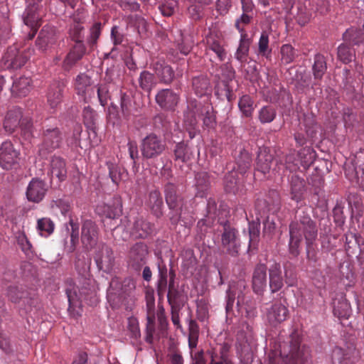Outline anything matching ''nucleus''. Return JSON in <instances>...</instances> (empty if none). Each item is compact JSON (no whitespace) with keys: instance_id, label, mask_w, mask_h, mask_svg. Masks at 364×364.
Returning a JSON list of instances; mask_svg holds the SVG:
<instances>
[{"instance_id":"1","label":"nucleus","mask_w":364,"mask_h":364,"mask_svg":"<svg viewBox=\"0 0 364 364\" xmlns=\"http://www.w3.org/2000/svg\"><path fill=\"white\" fill-rule=\"evenodd\" d=\"M159 278L156 282V291L159 299H163L166 294L167 286L168 291L167 293V300L171 305V309L180 308L183 306L187 300V297L182 291L175 287V271L171 268L168 269L164 264H159Z\"/></svg>"},{"instance_id":"2","label":"nucleus","mask_w":364,"mask_h":364,"mask_svg":"<svg viewBox=\"0 0 364 364\" xmlns=\"http://www.w3.org/2000/svg\"><path fill=\"white\" fill-rule=\"evenodd\" d=\"M317 227L316 223L311 219L306 210L297 212L295 220L289 225V233L296 235L303 239L306 244V255L310 260L316 261V254L313 248V243L317 237Z\"/></svg>"},{"instance_id":"3","label":"nucleus","mask_w":364,"mask_h":364,"mask_svg":"<svg viewBox=\"0 0 364 364\" xmlns=\"http://www.w3.org/2000/svg\"><path fill=\"white\" fill-rule=\"evenodd\" d=\"M281 355L286 358L287 364H312L309 347L301 344L297 331H293L287 341L280 346Z\"/></svg>"},{"instance_id":"4","label":"nucleus","mask_w":364,"mask_h":364,"mask_svg":"<svg viewBox=\"0 0 364 364\" xmlns=\"http://www.w3.org/2000/svg\"><path fill=\"white\" fill-rule=\"evenodd\" d=\"M252 16L248 13H243L235 21V27L240 33V38L238 47L235 53V59L239 61L240 66L247 74H253L257 70L255 62H247L250 47L252 44V39L249 38L242 24L247 25L250 23Z\"/></svg>"},{"instance_id":"5","label":"nucleus","mask_w":364,"mask_h":364,"mask_svg":"<svg viewBox=\"0 0 364 364\" xmlns=\"http://www.w3.org/2000/svg\"><path fill=\"white\" fill-rule=\"evenodd\" d=\"M164 191L166 203L170 210L169 220L172 225H176L181 220L183 215L186 213V201L174 183H167L164 186Z\"/></svg>"},{"instance_id":"6","label":"nucleus","mask_w":364,"mask_h":364,"mask_svg":"<svg viewBox=\"0 0 364 364\" xmlns=\"http://www.w3.org/2000/svg\"><path fill=\"white\" fill-rule=\"evenodd\" d=\"M139 149L143 159H156L163 154L167 145L159 136L151 132L142 139Z\"/></svg>"},{"instance_id":"7","label":"nucleus","mask_w":364,"mask_h":364,"mask_svg":"<svg viewBox=\"0 0 364 364\" xmlns=\"http://www.w3.org/2000/svg\"><path fill=\"white\" fill-rule=\"evenodd\" d=\"M41 140L38 152L41 156H46L54 150L61 147L63 141V133L57 127H43Z\"/></svg>"},{"instance_id":"8","label":"nucleus","mask_w":364,"mask_h":364,"mask_svg":"<svg viewBox=\"0 0 364 364\" xmlns=\"http://www.w3.org/2000/svg\"><path fill=\"white\" fill-rule=\"evenodd\" d=\"M30 48L19 50L14 45L8 48L2 57V63L7 69H18L23 66L32 54Z\"/></svg>"},{"instance_id":"9","label":"nucleus","mask_w":364,"mask_h":364,"mask_svg":"<svg viewBox=\"0 0 364 364\" xmlns=\"http://www.w3.org/2000/svg\"><path fill=\"white\" fill-rule=\"evenodd\" d=\"M94 259L99 269L110 273L115 265V256L112 249L104 242L100 243L94 254Z\"/></svg>"},{"instance_id":"10","label":"nucleus","mask_w":364,"mask_h":364,"mask_svg":"<svg viewBox=\"0 0 364 364\" xmlns=\"http://www.w3.org/2000/svg\"><path fill=\"white\" fill-rule=\"evenodd\" d=\"M240 240L237 230L228 223L224 224L223 232L221 235L222 247L225 252L232 257H237L240 250Z\"/></svg>"},{"instance_id":"11","label":"nucleus","mask_w":364,"mask_h":364,"mask_svg":"<svg viewBox=\"0 0 364 364\" xmlns=\"http://www.w3.org/2000/svg\"><path fill=\"white\" fill-rule=\"evenodd\" d=\"M100 229L91 220L83 221L81 228V242L87 250H92L98 243Z\"/></svg>"},{"instance_id":"12","label":"nucleus","mask_w":364,"mask_h":364,"mask_svg":"<svg viewBox=\"0 0 364 364\" xmlns=\"http://www.w3.org/2000/svg\"><path fill=\"white\" fill-rule=\"evenodd\" d=\"M19 155L11 141L3 142L0 146V166L6 170L14 168L18 164Z\"/></svg>"},{"instance_id":"13","label":"nucleus","mask_w":364,"mask_h":364,"mask_svg":"<svg viewBox=\"0 0 364 364\" xmlns=\"http://www.w3.org/2000/svg\"><path fill=\"white\" fill-rule=\"evenodd\" d=\"M148 247L144 242H136L129 252V266L136 272H139L146 264Z\"/></svg>"},{"instance_id":"14","label":"nucleus","mask_w":364,"mask_h":364,"mask_svg":"<svg viewBox=\"0 0 364 364\" xmlns=\"http://www.w3.org/2000/svg\"><path fill=\"white\" fill-rule=\"evenodd\" d=\"M75 90L85 102H88L94 97L95 90L92 79L85 73H80L75 79Z\"/></svg>"},{"instance_id":"15","label":"nucleus","mask_w":364,"mask_h":364,"mask_svg":"<svg viewBox=\"0 0 364 364\" xmlns=\"http://www.w3.org/2000/svg\"><path fill=\"white\" fill-rule=\"evenodd\" d=\"M280 207V196L275 190L269 191L265 198L257 199L256 202L257 209L263 214H274L279 210Z\"/></svg>"},{"instance_id":"16","label":"nucleus","mask_w":364,"mask_h":364,"mask_svg":"<svg viewBox=\"0 0 364 364\" xmlns=\"http://www.w3.org/2000/svg\"><path fill=\"white\" fill-rule=\"evenodd\" d=\"M155 232V225L143 217H136L130 229V235L134 239H146Z\"/></svg>"},{"instance_id":"17","label":"nucleus","mask_w":364,"mask_h":364,"mask_svg":"<svg viewBox=\"0 0 364 364\" xmlns=\"http://www.w3.org/2000/svg\"><path fill=\"white\" fill-rule=\"evenodd\" d=\"M58 31L55 27L44 26L36 40V46L42 52L48 50L57 41Z\"/></svg>"},{"instance_id":"18","label":"nucleus","mask_w":364,"mask_h":364,"mask_svg":"<svg viewBox=\"0 0 364 364\" xmlns=\"http://www.w3.org/2000/svg\"><path fill=\"white\" fill-rule=\"evenodd\" d=\"M48 190V187L44 181L38 178H33L27 186L26 198L30 202L38 203L43 200Z\"/></svg>"},{"instance_id":"19","label":"nucleus","mask_w":364,"mask_h":364,"mask_svg":"<svg viewBox=\"0 0 364 364\" xmlns=\"http://www.w3.org/2000/svg\"><path fill=\"white\" fill-rule=\"evenodd\" d=\"M179 100V95L171 89H161L155 96L156 103L166 111H174Z\"/></svg>"},{"instance_id":"20","label":"nucleus","mask_w":364,"mask_h":364,"mask_svg":"<svg viewBox=\"0 0 364 364\" xmlns=\"http://www.w3.org/2000/svg\"><path fill=\"white\" fill-rule=\"evenodd\" d=\"M268 268L265 264L258 263L254 268L252 284L255 293L262 295L267 286V272Z\"/></svg>"},{"instance_id":"21","label":"nucleus","mask_w":364,"mask_h":364,"mask_svg":"<svg viewBox=\"0 0 364 364\" xmlns=\"http://www.w3.org/2000/svg\"><path fill=\"white\" fill-rule=\"evenodd\" d=\"M289 316V310L280 302H276L267 309L266 316L268 323L272 326H277L284 321Z\"/></svg>"},{"instance_id":"22","label":"nucleus","mask_w":364,"mask_h":364,"mask_svg":"<svg viewBox=\"0 0 364 364\" xmlns=\"http://www.w3.org/2000/svg\"><path fill=\"white\" fill-rule=\"evenodd\" d=\"M86 53V47L84 43H75L70 49L63 62L65 70H70Z\"/></svg>"},{"instance_id":"23","label":"nucleus","mask_w":364,"mask_h":364,"mask_svg":"<svg viewBox=\"0 0 364 364\" xmlns=\"http://www.w3.org/2000/svg\"><path fill=\"white\" fill-rule=\"evenodd\" d=\"M269 287L272 294L282 289L284 286L281 265L279 262H273L268 267Z\"/></svg>"},{"instance_id":"24","label":"nucleus","mask_w":364,"mask_h":364,"mask_svg":"<svg viewBox=\"0 0 364 364\" xmlns=\"http://www.w3.org/2000/svg\"><path fill=\"white\" fill-rule=\"evenodd\" d=\"M273 160V155L270 153L269 148L259 147L256 159V169L264 175L268 173L272 168Z\"/></svg>"},{"instance_id":"25","label":"nucleus","mask_w":364,"mask_h":364,"mask_svg":"<svg viewBox=\"0 0 364 364\" xmlns=\"http://www.w3.org/2000/svg\"><path fill=\"white\" fill-rule=\"evenodd\" d=\"M23 110L20 107H13L9 109L4 121V129L9 134L14 133L21 123V119L23 117Z\"/></svg>"},{"instance_id":"26","label":"nucleus","mask_w":364,"mask_h":364,"mask_svg":"<svg viewBox=\"0 0 364 364\" xmlns=\"http://www.w3.org/2000/svg\"><path fill=\"white\" fill-rule=\"evenodd\" d=\"M154 70L157 80L159 82L165 84L170 85L175 78V72L173 68L165 63L156 62L154 65Z\"/></svg>"},{"instance_id":"27","label":"nucleus","mask_w":364,"mask_h":364,"mask_svg":"<svg viewBox=\"0 0 364 364\" xmlns=\"http://www.w3.org/2000/svg\"><path fill=\"white\" fill-rule=\"evenodd\" d=\"M146 205L151 214L156 218L163 216L164 202L161 193L158 190H154L149 193Z\"/></svg>"},{"instance_id":"28","label":"nucleus","mask_w":364,"mask_h":364,"mask_svg":"<svg viewBox=\"0 0 364 364\" xmlns=\"http://www.w3.org/2000/svg\"><path fill=\"white\" fill-rule=\"evenodd\" d=\"M306 191L305 180L296 174L292 175L290 179L291 198L297 203L301 201Z\"/></svg>"},{"instance_id":"29","label":"nucleus","mask_w":364,"mask_h":364,"mask_svg":"<svg viewBox=\"0 0 364 364\" xmlns=\"http://www.w3.org/2000/svg\"><path fill=\"white\" fill-rule=\"evenodd\" d=\"M65 87L63 81H55L50 85L47 97L51 108H55L61 102Z\"/></svg>"},{"instance_id":"30","label":"nucleus","mask_w":364,"mask_h":364,"mask_svg":"<svg viewBox=\"0 0 364 364\" xmlns=\"http://www.w3.org/2000/svg\"><path fill=\"white\" fill-rule=\"evenodd\" d=\"M51 178L55 177L59 181H63L67 178V168L64 159L60 156H54L50 163Z\"/></svg>"},{"instance_id":"31","label":"nucleus","mask_w":364,"mask_h":364,"mask_svg":"<svg viewBox=\"0 0 364 364\" xmlns=\"http://www.w3.org/2000/svg\"><path fill=\"white\" fill-rule=\"evenodd\" d=\"M210 52L215 53L220 61H223L226 58L227 53L221 44V41L212 34L206 37L205 54L210 55Z\"/></svg>"},{"instance_id":"32","label":"nucleus","mask_w":364,"mask_h":364,"mask_svg":"<svg viewBox=\"0 0 364 364\" xmlns=\"http://www.w3.org/2000/svg\"><path fill=\"white\" fill-rule=\"evenodd\" d=\"M245 283L242 281H239L234 284H231L227 291L226 298V306L225 309L227 313L232 310V307L235 303V297H237V305L240 306L242 301V291L240 290V293L237 292L238 289L245 288Z\"/></svg>"},{"instance_id":"33","label":"nucleus","mask_w":364,"mask_h":364,"mask_svg":"<svg viewBox=\"0 0 364 364\" xmlns=\"http://www.w3.org/2000/svg\"><path fill=\"white\" fill-rule=\"evenodd\" d=\"M251 164L252 158L250 154L246 150L242 149L235 157V166L232 170L243 176L251 167Z\"/></svg>"},{"instance_id":"34","label":"nucleus","mask_w":364,"mask_h":364,"mask_svg":"<svg viewBox=\"0 0 364 364\" xmlns=\"http://www.w3.org/2000/svg\"><path fill=\"white\" fill-rule=\"evenodd\" d=\"M237 173L232 170L225 176L224 187L226 192L235 194L242 186V176L239 177Z\"/></svg>"},{"instance_id":"35","label":"nucleus","mask_w":364,"mask_h":364,"mask_svg":"<svg viewBox=\"0 0 364 364\" xmlns=\"http://www.w3.org/2000/svg\"><path fill=\"white\" fill-rule=\"evenodd\" d=\"M138 83L139 87L149 95L151 90L156 86L158 80L154 73L148 70H143L140 73Z\"/></svg>"},{"instance_id":"36","label":"nucleus","mask_w":364,"mask_h":364,"mask_svg":"<svg viewBox=\"0 0 364 364\" xmlns=\"http://www.w3.org/2000/svg\"><path fill=\"white\" fill-rule=\"evenodd\" d=\"M343 40L350 46H360L364 43V31L360 28L350 27L343 34Z\"/></svg>"},{"instance_id":"37","label":"nucleus","mask_w":364,"mask_h":364,"mask_svg":"<svg viewBox=\"0 0 364 364\" xmlns=\"http://www.w3.org/2000/svg\"><path fill=\"white\" fill-rule=\"evenodd\" d=\"M90 259L85 258L84 256L81 257L80 255L77 256L75 268L79 274L85 280V284L88 286H90L93 282V280L90 279Z\"/></svg>"},{"instance_id":"38","label":"nucleus","mask_w":364,"mask_h":364,"mask_svg":"<svg viewBox=\"0 0 364 364\" xmlns=\"http://www.w3.org/2000/svg\"><path fill=\"white\" fill-rule=\"evenodd\" d=\"M152 126L155 132L165 136L171 131V122L164 113H159L153 117Z\"/></svg>"},{"instance_id":"39","label":"nucleus","mask_w":364,"mask_h":364,"mask_svg":"<svg viewBox=\"0 0 364 364\" xmlns=\"http://www.w3.org/2000/svg\"><path fill=\"white\" fill-rule=\"evenodd\" d=\"M192 86L195 93L200 97L211 92L210 80L205 75L194 77L192 80Z\"/></svg>"},{"instance_id":"40","label":"nucleus","mask_w":364,"mask_h":364,"mask_svg":"<svg viewBox=\"0 0 364 364\" xmlns=\"http://www.w3.org/2000/svg\"><path fill=\"white\" fill-rule=\"evenodd\" d=\"M68 37L75 42L84 43V27L82 26L80 20L73 18V22L70 24L68 28Z\"/></svg>"},{"instance_id":"41","label":"nucleus","mask_w":364,"mask_h":364,"mask_svg":"<svg viewBox=\"0 0 364 364\" xmlns=\"http://www.w3.org/2000/svg\"><path fill=\"white\" fill-rule=\"evenodd\" d=\"M41 18L39 6H27L23 14V21L27 26L32 28L38 26Z\"/></svg>"},{"instance_id":"42","label":"nucleus","mask_w":364,"mask_h":364,"mask_svg":"<svg viewBox=\"0 0 364 364\" xmlns=\"http://www.w3.org/2000/svg\"><path fill=\"white\" fill-rule=\"evenodd\" d=\"M31 80L26 77H20L14 81L11 92L19 97L26 96L30 92Z\"/></svg>"},{"instance_id":"43","label":"nucleus","mask_w":364,"mask_h":364,"mask_svg":"<svg viewBox=\"0 0 364 364\" xmlns=\"http://www.w3.org/2000/svg\"><path fill=\"white\" fill-rule=\"evenodd\" d=\"M20 122L21 123H19L18 128L20 129L21 136L27 140L32 139L34 131L32 117L29 114L23 113V117Z\"/></svg>"},{"instance_id":"44","label":"nucleus","mask_w":364,"mask_h":364,"mask_svg":"<svg viewBox=\"0 0 364 364\" xmlns=\"http://www.w3.org/2000/svg\"><path fill=\"white\" fill-rule=\"evenodd\" d=\"M327 70V64L325 57L317 53L314 56V63L312 67L313 75L315 80H321Z\"/></svg>"},{"instance_id":"45","label":"nucleus","mask_w":364,"mask_h":364,"mask_svg":"<svg viewBox=\"0 0 364 364\" xmlns=\"http://www.w3.org/2000/svg\"><path fill=\"white\" fill-rule=\"evenodd\" d=\"M337 56L338 60L345 64L350 63L355 56V51L353 50L350 45L343 42L338 47Z\"/></svg>"},{"instance_id":"46","label":"nucleus","mask_w":364,"mask_h":364,"mask_svg":"<svg viewBox=\"0 0 364 364\" xmlns=\"http://www.w3.org/2000/svg\"><path fill=\"white\" fill-rule=\"evenodd\" d=\"M196 186L198 190L196 196L203 197L210 186L209 176L207 173H199L196 176Z\"/></svg>"},{"instance_id":"47","label":"nucleus","mask_w":364,"mask_h":364,"mask_svg":"<svg viewBox=\"0 0 364 364\" xmlns=\"http://www.w3.org/2000/svg\"><path fill=\"white\" fill-rule=\"evenodd\" d=\"M238 107L244 116L251 117L254 111V100L247 95L240 97Z\"/></svg>"},{"instance_id":"48","label":"nucleus","mask_w":364,"mask_h":364,"mask_svg":"<svg viewBox=\"0 0 364 364\" xmlns=\"http://www.w3.org/2000/svg\"><path fill=\"white\" fill-rule=\"evenodd\" d=\"M277 116V110L272 105L262 107L258 113V119L262 124L272 122Z\"/></svg>"},{"instance_id":"49","label":"nucleus","mask_w":364,"mask_h":364,"mask_svg":"<svg viewBox=\"0 0 364 364\" xmlns=\"http://www.w3.org/2000/svg\"><path fill=\"white\" fill-rule=\"evenodd\" d=\"M173 152L175 160H180L183 162L190 160L192 156L190 148L183 142L178 143Z\"/></svg>"},{"instance_id":"50","label":"nucleus","mask_w":364,"mask_h":364,"mask_svg":"<svg viewBox=\"0 0 364 364\" xmlns=\"http://www.w3.org/2000/svg\"><path fill=\"white\" fill-rule=\"evenodd\" d=\"M83 119L84 124L87 127V128L93 132H95L96 127V120H97V114L96 112L90 107H85L83 109Z\"/></svg>"},{"instance_id":"51","label":"nucleus","mask_w":364,"mask_h":364,"mask_svg":"<svg viewBox=\"0 0 364 364\" xmlns=\"http://www.w3.org/2000/svg\"><path fill=\"white\" fill-rule=\"evenodd\" d=\"M200 117L203 120V125L208 128H213L216 124L215 117L213 114L212 108L209 106H204L201 108Z\"/></svg>"},{"instance_id":"52","label":"nucleus","mask_w":364,"mask_h":364,"mask_svg":"<svg viewBox=\"0 0 364 364\" xmlns=\"http://www.w3.org/2000/svg\"><path fill=\"white\" fill-rule=\"evenodd\" d=\"M54 228V223L49 218H43L37 221V229L41 235H50L53 233Z\"/></svg>"},{"instance_id":"53","label":"nucleus","mask_w":364,"mask_h":364,"mask_svg":"<svg viewBox=\"0 0 364 364\" xmlns=\"http://www.w3.org/2000/svg\"><path fill=\"white\" fill-rule=\"evenodd\" d=\"M78 0H51L50 6L51 9L56 14H63L65 11V8L67 5L74 9Z\"/></svg>"},{"instance_id":"54","label":"nucleus","mask_w":364,"mask_h":364,"mask_svg":"<svg viewBox=\"0 0 364 364\" xmlns=\"http://www.w3.org/2000/svg\"><path fill=\"white\" fill-rule=\"evenodd\" d=\"M106 164L109 171V178L114 184L118 185L122 179L124 171L114 163L107 162Z\"/></svg>"},{"instance_id":"55","label":"nucleus","mask_w":364,"mask_h":364,"mask_svg":"<svg viewBox=\"0 0 364 364\" xmlns=\"http://www.w3.org/2000/svg\"><path fill=\"white\" fill-rule=\"evenodd\" d=\"M27 292L22 288L16 286H10L7 289V296L14 303H18L21 299H26Z\"/></svg>"},{"instance_id":"56","label":"nucleus","mask_w":364,"mask_h":364,"mask_svg":"<svg viewBox=\"0 0 364 364\" xmlns=\"http://www.w3.org/2000/svg\"><path fill=\"white\" fill-rule=\"evenodd\" d=\"M122 211L120 203H117V205H106L103 206L104 215L110 222L119 217L122 214Z\"/></svg>"},{"instance_id":"57","label":"nucleus","mask_w":364,"mask_h":364,"mask_svg":"<svg viewBox=\"0 0 364 364\" xmlns=\"http://www.w3.org/2000/svg\"><path fill=\"white\" fill-rule=\"evenodd\" d=\"M102 23L100 22L95 23L90 29V35L87 38L88 46L93 48L97 44V40L101 34Z\"/></svg>"},{"instance_id":"58","label":"nucleus","mask_w":364,"mask_h":364,"mask_svg":"<svg viewBox=\"0 0 364 364\" xmlns=\"http://www.w3.org/2000/svg\"><path fill=\"white\" fill-rule=\"evenodd\" d=\"M181 38L178 41L177 47L180 53L186 55H188L193 46V41L190 36L181 35Z\"/></svg>"},{"instance_id":"59","label":"nucleus","mask_w":364,"mask_h":364,"mask_svg":"<svg viewBox=\"0 0 364 364\" xmlns=\"http://www.w3.org/2000/svg\"><path fill=\"white\" fill-rule=\"evenodd\" d=\"M69 225L71 227V232H70V245L68 247V251L70 252H73L75 251L76 245L79 240V227L78 225L73 220V219H70Z\"/></svg>"},{"instance_id":"60","label":"nucleus","mask_w":364,"mask_h":364,"mask_svg":"<svg viewBox=\"0 0 364 364\" xmlns=\"http://www.w3.org/2000/svg\"><path fill=\"white\" fill-rule=\"evenodd\" d=\"M281 60L284 64H289L295 58V52L294 48L289 44L283 45L281 48Z\"/></svg>"},{"instance_id":"61","label":"nucleus","mask_w":364,"mask_h":364,"mask_svg":"<svg viewBox=\"0 0 364 364\" xmlns=\"http://www.w3.org/2000/svg\"><path fill=\"white\" fill-rule=\"evenodd\" d=\"M258 52L259 54L264 57H268L271 53V49L269 48V36L267 32L262 33L258 43Z\"/></svg>"},{"instance_id":"62","label":"nucleus","mask_w":364,"mask_h":364,"mask_svg":"<svg viewBox=\"0 0 364 364\" xmlns=\"http://www.w3.org/2000/svg\"><path fill=\"white\" fill-rule=\"evenodd\" d=\"M302 238L301 237L289 233V250L292 256L297 257L299 255V247Z\"/></svg>"},{"instance_id":"63","label":"nucleus","mask_w":364,"mask_h":364,"mask_svg":"<svg viewBox=\"0 0 364 364\" xmlns=\"http://www.w3.org/2000/svg\"><path fill=\"white\" fill-rule=\"evenodd\" d=\"M97 92L100 105L105 107L107 104L108 100L110 99L109 85L100 84Z\"/></svg>"},{"instance_id":"64","label":"nucleus","mask_w":364,"mask_h":364,"mask_svg":"<svg viewBox=\"0 0 364 364\" xmlns=\"http://www.w3.org/2000/svg\"><path fill=\"white\" fill-rule=\"evenodd\" d=\"M178 6L177 0H165L164 3L159 6V9L164 16H171L175 12Z\"/></svg>"}]
</instances>
